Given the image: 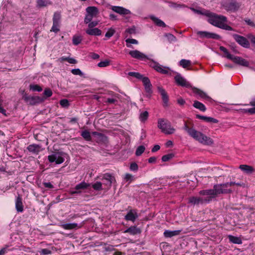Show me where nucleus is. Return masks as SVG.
I'll return each instance as SVG.
<instances>
[{
    "mask_svg": "<svg viewBox=\"0 0 255 255\" xmlns=\"http://www.w3.org/2000/svg\"><path fill=\"white\" fill-rule=\"evenodd\" d=\"M206 15L208 17V21L210 24L226 30H233L231 26L226 24L227 22L226 16L213 12H208Z\"/></svg>",
    "mask_w": 255,
    "mask_h": 255,
    "instance_id": "obj_1",
    "label": "nucleus"
},
{
    "mask_svg": "<svg viewBox=\"0 0 255 255\" xmlns=\"http://www.w3.org/2000/svg\"><path fill=\"white\" fill-rule=\"evenodd\" d=\"M190 136L204 145H212L214 143V141L211 138L206 136L201 132L196 130L195 129L190 134Z\"/></svg>",
    "mask_w": 255,
    "mask_h": 255,
    "instance_id": "obj_2",
    "label": "nucleus"
},
{
    "mask_svg": "<svg viewBox=\"0 0 255 255\" xmlns=\"http://www.w3.org/2000/svg\"><path fill=\"white\" fill-rule=\"evenodd\" d=\"M158 128L161 131L167 134L173 133L175 129L171 126V123L167 120L164 119H159L157 123Z\"/></svg>",
    "mask_w": 255,
    "mask_h": 255,
    "instance_id": "obj_3",
    "label": "nucleus"
},
{
    "mask_svg": "<svg viewBox=\"0 0 255 255\" xmlns=\"http://www.w3.org/2000/svg\"><path fill=\"white\" fill-rule=\"evenodd\" d=\"M87 14L84 19V22L88 23L91 22L94 17H96L99 14V10L95 6H89L86 9Z\"/></svg>",
    "mask_w": 255,
    "mask_h": 255,
    "instance_id": "obj_4",
    "label": "nucleus"
},
{
    "mask_svg": "<svg viewBox=\"0 0 255 255\" xmlns=\"http://www.w3.org/2000/svg\"><path fill=\"white\" fill-rule=\"evenodd\" d=\"M241 4L234 0H228L223 3L224 8L228 11H237L240 7Z\"/></svg>",
    "mask_w": 255,
    "mask_h": 255,
    "instance_id": "obj_5",
    "label": "nucleus"
},
{
    "mask_svg": "<svg viewBox=\"0 0 255 255\" xmlns=\"http://www.w3.org/2000/svg\"><path fill=\"white\" fill-rule=\"evenodd\" d=\"M214 188L216 196L220 194H231L233 192L232 189L228 187L226 183L215 184L214 185Z\"/></svg>",
    "mask_w": 255,
    "mask_h": 255,
    "instance_id": "obj_6",
    "label": "nucleus"
},
{
    "mask_svg": "<svg viewBox=\"0 0 255 255\" xmlns=\"http://www.w3.org/2000/svg\"><path fill=\"white\" fill-rule=\"evenodd\" d=\"M211 201V197H191L188 199V203L195 205L203 204L204 203H209Z\"/></svg>",
    "mask_w": 255,
    "mask_h": 255,
    "instance_id": "obj_7",
    "label": "nucleus"
},
{
    "mask_svg": "<svg viewBox=\"0 0 255 255\" xmlns=\"http://www.w3.org/2000/svg\"><path fill=\"white\" fill-rule=\"evenodd\" d=\"M229 59L232 60L235 63L245 66L248 67L249 66V62L246 59L239 56H234L233 55H229Z\"/></svg>",
    "mask_w": 255,
    "mask_h": 255,
    "instance_id": "obj_8",
    "label": "nucleus"
},
{
    "mask_svg": "<svg viewBox=\"0 0 255 255\" xmlns=\"http://www.w3.org/2000/svg\"><path fill=\"white\" fill-rule=\"evenodd\" d=\"M229 59L232 60L235 63L245 66L248 67L249 66V62L246 59L239 56H234L233 55H229Z\"/></svg>",
    "mask_w": 255,
    "mask_h": 255,
    "instance_id": "obj_9",
    "label": "nucleus"
},
{
    "mask_svg": "<svg viewBox=\"0 0 255 255\" xmlns=\"http://www.w3.org/2000/svg\"><path fill=\"white\" fill-rule=\"evenodd\" d=\"M233 36L236 42L245 48L249 47L250 43L246 38L237 34H233Z\"/></svg>",
    "mask_w": 255,
    "mask_h": 255,
    "instance_id": "obj_10",
    "label": "nucleus"
},
{
    "mask_svg": "<svg viewBox=\"0 0 255 255\" xmlns=\"http://www.w3.org/2000/svg\"><path fill=\"white\" fill-rule=\"evenodd\" d=\"M102 180H106V182L104 183V184L107 185L108 188L111 187L112 184L116 182L115 177L110 173H105L104 174Z\"/></svg>",
    "mask_w": 255,
    "mask_h": 255,
    "instance_id": "obj_11",
    "label": "nucleus"
},
{
    "mask_svg": "<svg viewBox=\"0 0 255 255\" xmlns=\"http://www.w3.org/2000/svg\"><path fill=\"white\" fill-rule=\"evenodd\" d=\"M50 162H55L56 164H61L64 161V158L58 153H55L48 156Z\"/></svg>",
    "mask_w": 255,
    "mask_h": 255,
    "instance_id": "obj_12",
    "label": "nucleus"
},
{
    "mask_svg": "<svg viewBox=\"0 0 255 255\" xmlns=\"http://www.w3.org/2000/svg\"><path fill=\"white\" fill-rule=\"evenodd\" d=\"M137 218V211L134 209L130 210L125 217L126 220L130 221L132 222H134Z\"/></svg>",
    "mask_w": 255,
    "mask_h": 255,
    "instance_id": "obj_13",
    "label": "nucleus"
},
{
    "mask_svg": "<svg viewBox=\"0 0 255 255\" xmlns=\"http://www.w3.org/2000/svg\"><path fill=\"white\" fill-rule=\"evenodd\" d=\"M114 11L123 15L130 14V11L122 6H113L111 8Z\"/></svg>",
    "mask_w": 255,
    "mask_h": 255,
    "instance_id": "obj_14",
    "label": "nucleus"
},
{
    "mask_svg": "<svg viewBox=\"0 0 255 255\" xmlns=\"http://www.w3.org/2000/svg\"><path fill=\"white\" fill-rule=\"evenodd\" d=\"M175 80L178 85L189 87H191L190 84L187 82L180 74H177L174 78Z\"/></svg>",
    "mask_w": 255,
    "mask_h": 255,
    "instance_id": "obj_15",
    "label": "nucleus"
},
{
    "mask_svg": "<svg viewBox=\"0 0 255 255\" xmlns=\"http://www.w3.org/2000/svg\"><path fill=\"white\" fill-rule=\"evenodd\" d=\"M129 54L132 57L138 59L143 60L147 58L146 55L137 50L129 51Z\"/></svg>",
    "mask_w": 255,
    "mask_h": 255,
    "instance_id": "obj_16",
    "label": "nucleus"
},
{
    "mask_svg": "<svg viewBox=\"0 0 255 255\" xmlns=\"http://www.w3.org/2000/svg\"><path fill=\"white\" fill-rule=\"evenodd\" d=\"M24 100L29 102L31 105H34L36 103H39L43 101V98L40 97L39 96H34V97H24Z\"/></svg>",
    "mask_w": 255,
    "mask_h": 255,
    "instance_id": "obj_17",
    "label": "nucleus"
},
{
    "mask_svg": "<svg viewBox=\"0 0 255 255\" xmlns=\"http://www.w3.org/2000/svg\"><path fill=\"white\" fill-rule=\"evenodd\" d=\"M158 91L162 97V99L163 102V106H167L168 102V96L167 93L165 92L164 89L160 87H158Z\"/></svg>",
    "mask_w": 255,
    "mask_h": 255,
    "instance_id": "obj_18",
    "label": "nucleus"
},
{
    "mask_svg": "<svg viewBox=\"0 0 255 255\" xmlns=\"http://www.w3.org/2000/svg\"><path fill=\"white\" fill-rule=\"evenodd\" d=\"M192 90L195 94L198 96L202 99L209 100L210 98L204 92L202 91L201 90L198 89L195 87H191Z\"/></svg>",
    "mask_w": 255,
    "mask_h": 255,
    "instance_id": "obj_19",
    "label": "nucleus"
},
{
    "mask_svg": "<svg viewBox=\"0 0 255 255\" xmlns=\"http://www.w3.org/2000/svg\"><path fill=\"white\" fill-rule=\"evenodd\" d=\"M27 149L31 153L37 154L41 151V146L36 144H32L27 147Z\"/></svg>",
    "mask_w": 255,
    "mask_h": 255,
    "instance_id": "obj_20",
    "label": "nucleus"
},
{
    "mask_svg": "<svg viewBox=\"0 0 255 255\" xmlns=\"http://www.w3.org/2000/svg\"><path fill=\"white\" fill-rule=\"evenodd\" d=\"M86 32L90 35L99 36L102 34V31L98 28H90L86 29Z\"/></svg>",
    "mask_w": 255,
    "mask_h": 255,
    "instance_id": "obj_21",
    "label": "nucleus"
},
{
    "mask_svg": "<svg viewBox=\"0 0 255 255\" xmlns=\"http://www.w3.org/2000/svg\"><path fill=\"white\" fill-rule=\"evenodd\" d=\"M153 67L157 72H160L162 74H167L168 73V68L165 67H162L158 63L155 62L154 63Z\"/></svg>",
    "mask_w": 255,
    "mask_h": 255,
    "instance_id": "obj_22",
    "label": "nucleus"
},
{
    "mask_svg": "<svg viewBox=\"0 0 255 255\" xmlns=\"http://www.w3.org/2000/svg\"><path fill=\"white\" fill-rule=\"evenodd\" d=\"M199 194L202 195H210V197H211V199L217 196L214 186L212 189L201 190L199 192Z\"/></svg>",
    "mask_w": 255,
    "mask_h": 255,
    "instance_id": "obj_23",
    "label": "nucleus"
},
{
    "mask_svg": "<svg viewBox=\"0 0 255 255\" xmlns=\"http://www.w3.org/2000/svg\"><path fill=\"white\" fill-rule=\"evenodd\" d=\"M196 118L198 119L203 120L208 123H217L218 122V121L217 120L213 118L201 116L200 115H197Z\"/></svg>",
    "mask_w": 255,
    "mask_h": 255,
    "instance_id": "obj_24",
    "label": "nucleus"
},
{
    "mask_svg": "<svg viewBox=\"0 0 255 255\" xmlns=\"http://www.w3.org/2000/svg\"><path fill=\"white\" fill-rule=\"evenodd\" d=\"M181 230L169 231L165 230L164 232V236L166 238H171L180 234Z\"/></svg>",
    "mask_w": 255,
    "mask_h": 255,
    "instance_id": "obj_25",
    "label": "nucleus"
},
{
    "mask_svg": "<svg viewBox=\"0 0 255 255\" xmlns=\"http://www.w3.org/2000/svg\"><path fill=\"white\" fill-rule=\"evenodd\" d=\"M60 226L65 230H72L79 228L81 227L78 226L77 223H67L61 224Z\"/></svg>",
    "mask_w": 255,
    "mask_h": 255,
    "instance_id": "obj_26",
    "label": "nucleus"
},
{
    "mask_svg": "<svg viewBox=\"0 0 255 255\" xmlns=\"http://www.w3.org/2000/svg\"><path fill=\"white\" fill-rule=\"evenodd\" d=\"M51 4L52 2L49 0H36V6L38 8L46 7Z\"/></svg>",
    "mask_w": 255,
    "mask_h": 255,
    "instance_id": "obj_27",
    "label": "nucleus"
},
{
    "mask_svg": "<svg viewBox=\"0 0 255 255\" xmlns=\"http://www.w3.org/2000/svg\"><path fill=\"white\" fill-rule=\"evenodd\" d=\"M150 18L154 22V23L157 25L158 26L165 27H166L165 23L159 19L157 17L154 16V15H150Z\"/></svg>",
    "mask_w": 255,
    "mask_h": 255,
    "instance_id": "obj_28",
    "label": "nucleus"
},
{
    "mask_svg": "<svg viewBox=\"0 0 255 255\" xmlns=\"http://www.w3.org/2000/svg\"><path fill=\"white\" fill-rule=\"evenodd\" d=\"M239 168L242 171L248 174L252 173L254 170L253 167L247 165H241Z\"/></svg>",
    "mask_w": 255,
    "mask_h": 255,
    "instance_id": "obj_29",
    "label": "nucleus"
},
{
    "mask_svg": "<svg viewBox=\"0 0 255 255\" xmlns=\"http://www.w3.org/2000/svg\"><path fill=\"white\" fill-rule=\"evenodd\" d=\"M61 14L60 12L56 11L54 13L53 17V23L60 25Z\"/></svg>",
    "mask_w": 255,
    "mask_h": 255,
    "instance_id": "obj_30",
    "label": "nucleus"
},
{
    "mask_svg": "<svg viewBox=\"0 0 255 255\" xmlns=\"http://www.w3.org/2000/svg\"><path fill=\"white\" fill-rule=\"evenodd\" d=\"M15 207L16 210L18 212H21L23 211V208L22 203V200L21 198L19 196L16 198L15 202Z\"/></svg>",
    "mask_w": 255,
    "mask_h": 255,
    "instance_id": "obj_31",
    "label": "nucleus"
},
{
    "mask_svg": "<svg viewBox=\"0 0 255 255\" xmlns=\"http://www.w3.org/2000/svg\"><path fill=\"white\" fill-rule=\"evenodd\" d=\"M193 106L194 108L198 109L202 112H205L206 110V108L205 105L197 101H195L194 102V104H193Z\"/></svg>",
    "mask_w": 255,
    "mask_h": 255,
    "instance_id": "obj_32",
    "label": "nucleus"
},
{
    "mask_svg": "<svg viewBox=\"0 0 255 255\" xmlns=\"http://www.w3.org/2000/svg\"><path fill=\"white\" fill-rule=\"evenodd\" d=\"M124 233H129L131 235H135L139 233V230L136 227L131 226L126 230Z\"/></svg>",
    "mask_w": 255,
    "mask_h": 255,
    "instance_id": "obj_33",
    "label": "nucleus"
},
{
    "mask_svg": "<svg viewBox=\"0 0 255 255\" xmlns=\"http://www.w3.org/2000/svg\"><path fill=\"white\" fill-rule=\"evenodd\" d=\"M228 238L229 241L234 244H241L242 243V241L239 237L229 235L228 236Z\"/></svg>",
    "mask_w": 255,
    "mask_h": 255,
    "instance_id": "obj_34",
    "label": "nucleus"
},
{
    "mask_svg": "<svg viewBox=\"0 0 255 255\" xmlns=\"http://www.w3.org/2000/svg\"><path fill=\"white\" fill-rule=\"evenodd\" d=\"M90 184L87 183L85 182H82L76 185L75 189L76 190L79 191L80 189H85L88 188L90 186Z\"/></svg>",
    "mask_w": 255,
    "mask_h": 255,
    "instance_id": "obj_35",
    "label": "nucleus"
},
{
    "mask_svg": "<svg viewBox=\"0 0 255 255\" xmlns=\"http://www.w3.org/2000/svg\"><path fill=\"white\" fill-rule=\"evenodd\" d=\"M250 105L253 107L245 110V113H250V114H255V99L253 100L250 102Z\"/></svg>",
    "mask_w": 255,
    "mask_h": 255,
    "instance_id": "obj_36",
    "label": "nucleus"
},
{
    "mask_svg": "<svg viewBox=\"0 0 255 255\" xmlns=\"http://www.w3.org/2000/svg\"><path fill=\"white\" fill-rule=\"evenodd\" d=\"M81 135L87 141H91L92 139L90 132L87 130L83 131Z\"/></svg>",
    "mask_w": 255,
    "mask_h": 255,
    "instance_id": "obj_37",
    "label": "nucleus"
},
{
    "mask_svg": "<svg viewBox=\"0 0 255 255\" xmlns=\"http://www.w3.org/2000/svg\"><path fill=\"white\" fill-rule=\"evenodd\" d=\"M164 36L167 38L168 41L169 43H171L173 42L176 41L177 38L175 36H174L172 34L167 33H165Z\"/></svg>",
    "mask_w": 255,
    "mask_h": 255,
    "instance_id": "obj_38",
    "label": "nucleus"
},
{
    "mask_svg": "<svg viewBox=\"0 0 255 255\" xmlns=\"http://www.w3.org/2000/svg\"><path fill=\"white\" fill-rule=\"evenodd\" d=\"M191 62L190 60L186 59H182L179 62L180 66H182L184 68H186L187 67L190 66Z\"/></svg>",
    "mask_w": 255,
    "mask_h": 255,
    "instance_id": "obj_39",
    "label": "nucleus"
},
{
    "mask_svg": "<svg viewBox=\"0 0 255 255\" xmlns=\"http://www.w3.org/2000/svg\"><path fill=\"white\" fill-rule=\"evenodd\" d=\"M82 38L80 35H74L73 37L72 42L73 44L77 45L82 41Z\"/></svg>",
    "mask_w": 255,
    "mask_h": 255,
    "instance_id": "obj_40",
    "label": "nucleus"
},
{
    "mask_svg": "<svg viewBox=\"0 0 255 255\" xmlns=\"http://www.w3.org/2000/svg\"><path fill=\"white\" fill-rule=\"evenodd\" d=\"M145 149V147L143 145L139 146L135 151V155L137 156L141 155Z\"/></svg>",
    "mask_w": 255,
    "mask_h": 255,
    "instance_id": "obj_41",
    "label": "nucleus"
},
{
    "mask_svg": "<svg viewBox=\"0 0 255 255\" xmlns=\"http://www.w3.org/2000/svg\"><path fill=\"white\" fill-rule=\"evenodd\" d=\"M126 42L127 43V46L128 47H131V44H138V41L136 39H130L128 38L126 40Z\"/></svg>",
    "mask_w": 255,
    "mask_h": 255,
    "instance_id": "obj_42",
    "label": "nucleus"
},
{
    "mask_svg": "<svg viewBox=\"0 0 255 255\" xmlns=\"http://www.w3.org/2000/svg\"><path fill=\"white\" fill-rule=\"evenodd\" d=\"M174 156V154L173 153H169L166 155H163L161 160L163 162H166L172 159Z\"/></svg>",
    "mask_w": 255,
    "mask_h": 255,
    "instance_id": "obj_43",
    "label": "nucleus"
},
{
    "mask_svg": "<svg viewBox=\"0 0 255 255\" xmlns=\"http://www.w3.org/2000/svg\"><path fill=\"white\" fill-rule=\"evenodd\" d=\"M184 130H185L188 134L190 135V134L195 129L193 128H189L187 123L185 122L184 125L183 127Z\"/></svg>",
    "mask_w": 255,
    "mask_h": 255,
    "instance_id": "obj_44",
    "label": "nucleus"
},
{
    "mask_svg": "<svg viewBox=\"0 0 255 255\" xmlns=\"http://www.w3.org/2000/svg\"><path fill=\"white\" fill-rule=\"evenodd\" d=\"M197 34L202 38L206 37L209 38L210 32L207 31H199L197 32Z\"/></svg>",
    "mask_w": 255,
    "mask_h": 255,
    "instance_id": "obj_45",
    "label": "nucleus"
},
{
    "mask_svg": "<svg viewBox=\"0 0 255 255\" xmlns=\"http://www.w3.org/2000/svg\"><path fill=\"white\" fill-rule=\"evenodd\" d=\"M116 30L113 28L111 27L109 28L108 30V31L106 32L105 34V36L108 38H110L112 36L114 35V34L115 33Z\"/></svg>",
    "mask_w": 255,
    "mask_h": 255,
    "instance_id": "obj_46",
    "label": "nucleus"
},
{
    "mask_svg": "<svg viewBox=\"0 0 255 255\" xmlns=\"http://www.w3.org/2000/svg\"><path fill=\"white\" fill-rule=\"evenodd\" d=\"M148 117V113L147 111H144L141 113L139 116V119L141 122H144L147 119Z\"/></svg>",
    "mask_w": 255,
    "mask_h": 255,
    "instance_id": "obj_47",
    "label": "nucleus"
},
{
    "mask_svg": "<svg viewBox=\"0 0 255 255\" xmlns=\"http://www.w3.org/2000/svg\"><path fill=\"white\" fill-rule=\"evenodd\" d=\"M94 190L100 191L102 190V183L101 182H97L92 185Z\"/></svg>",
    "mask_w": 255,
    "mask_h": 255,
    "instance_id": "obj_48",
    "label": "nucleus"
},
{
    "mask_svg": "<svg viewBox=\"0 0 255 255\" xmlns=\"http://www.w3.org/2000/svg\"><path fill=\"white\" fill-rule=\"evenodd\" d=\"M59 27H60L59 24L53 23V25L51 27L50 31L54 32L56 33L60 31Z\"/></svg>",
    "mask_w": 255,
    "mask_h": 255,
    "instance_id": "obj_49",
    "label": "nucleus"
},
{
    "mask_svg": "<svg viewBox=\"0 0 255 255\" xmlns=\"http://www.w3.org/2000/svg\"><path fill=\"white\" fill-rule=\"evenodd\" d=\"M128 75L134 77L138 79H141L142 78V75L138 72H130L128 73Z\"/></svg>",
    "mask_w": 255,
    "mask_h": 255,
    "instance_id": "obj_50",
    "label": "nucleus"
},
{
    "mask_svg": "<svg viewBox=\"0 0 255 255\" xmlns=\"http://www.w3.org/2000/svg\"><path fill=\"white\" fill-rule=\"evenodd\" d=\"M141 80H142V82H143L144 87L147 86L148 85H151L150 80L148 77L142 76V78L141 79Z\"/></svg>",
    "mask_w": 255,
    "mask_h": 255,
    "instance_id": "obj_51",
    "label": "nucleus"
},
{
    "mask_svg": "<svg viewBox=\"0 0 255 255\" xmlns=\"http://www.w3.org/2000/svg\"><path fill=\"white\" fill-rule=\"evenodd\" d=\"M110 65V61L106 60L104 61H101L98 64L99 67H105Z\"/></svg>",
    "mask_w": 255,
    "mask_h": 255,
    "instance_id": "obj_52",
    "label": "nucleus"
},
{
    "mask_svg": "<svg viewBox=\"0 0 255 255\" xmlns=\"http://www.w3.org/2000/svg\"><path fill=\"white\" fill-rule=\"evenodd\" d=\"M30 89L34 91L40 92L42 90V88L38 85H32L30 86Z\"/></svg>",
    "mask_w": 255,
    "mask_h": 255,
    "instance_id": "obj_53",
    "label": "nucleus"
},
{
    "mask_svg": "<svg viewBox=\"0 0 255 255\" xmlns=\"http://www.w3.org/2000/svg\"><path fill=\"white\" fill-rule=\"evenodd\" d=\"M60 104L63 107H68L69 105V101L67 99H62L60 100Z\"/></svg>",
    "mask_w": 255,
    "mask_h": 255,
    "instance_id": "obj_54",
    "label": "nucleus"
},
{
    "mask_svg": "<svg viewBox=\"0 0 255 255\" xmlns=\"http://www.w3.org/2000/svg\"><path fill=\"white\" fill-rule=\"evenodd\" d=\"M125 179L127 181H129V182H131L133 179V176L129 173H126L125 175Z\"/></svg>",
    "mask_w": 255,
    "mask_h": 255,
    "instance_id": "obj_55",
    "label": "nucleus"
},
{
    "mask_svg": "<svg viewBox=\"0 0 255 255\" xmlns=\"http://www.w3.org/2000/svg\"><path fill=\"white\" fill-rule=\"evenodd\" d=\"M129 168L131 171H136L138 170V167L136 163L132 162L130 164Z\"/></svg>",
    "mask_w": 255,
    "mask_h": 255,
    "instance_id": "obj_56",
    "label": "nucleus"
},
{
    "mask_svg": "<svg viewBox=\"0 0 255 255\" xmlns=\"http://www.w3.org/2000/svg\"><path fill=\"white\" fill-rule=\"evenodd\" d=\"M135 27L132 26V27L128 28L126 30V32L130 34L135 33Z\"/></svg>",
    "mask_w": 255,
    "mask_h": 255,
    "instance_id": "obj_57",
    "label": "nucleus"
},
{
    "mask_svg": "<svg viewBox=\"0 0 255 255\" xmlns=\"http://www.w3.org/2000/svg\"><path fill=\"white\" fill-rule=\"evenodd\" d=\"M71 72L73 74L75 75L82 76L83 75V73L79 69H73L71 70Z\"/></svg>",
    "mask_w": 255,
    "mask_h": 255,
    "instance_id": "obj_58",
    "label": "nucleus"
},
{
    "mask_svg": "<svg viewBox=\"0 0 255 255\" xmlns=\"http://www.w3.org/2000/svg\"><path fill=\"white\" fill-rule=\"evenodd\" d=\"M43 94L46 97H50L52 96V92L50 89H46Z\"/></svg>",
    "mask_w": 255,
    "mask_h": 255,
    "instance_id": "obj_59",
    "label": "nucleus"
},
{
    "mask_svg": "<svg viewBox=\"0 0 255 255\" xmlns=\"http://www.w3.org/2000/svg\"><path fill=\"white\" fill-rule=\"evenodd\" d=\"M220 49L223 51L225 54H226V57L229 59V55H231L230 53H229V52L228 51L227 49L224 47V46H220Z\"/></svg>",
    "mask_w": 255,
    "mask_h": 255,
    "instance_id": "obj_60",
    "label": "nucleus"
},
{
    "mask_svg": "<svg viewBox=\"0 0 255 255\" xmlns=\"http://www.w3.org/2000/svg\"><path fill=\"white\" fill-rule=\"evenodd\" d=\"M209 38L214 39H220L221 38V36L216 33L210 32Z\"/></svg>",
    "mask_w": 255,
    "mask_h": 255,
    "instance_id": "obj_61",
    "label": "nucleus"
},
{
    "mask_svg": "<svg viewBox=\"0 0 255 255\" xmlns=\"http://www.w3.org/2000/svg\"><path fill=\"white\" fill-rule=\"evenodd\" d=\"M88 23H89V24H88L89 28H93L95 26H97L98 24V22L97 21H92V22H90Z\"/></svg>",
    "mask_w": 255,
    "mask_h": 255,
    "instance_id": "obj_62",
    "label": "nucleus"
},
{
    "mask_svg": "<svg viewBox=\"0 0 255 255\" xmlns=\"http://www.w3.org/2000/svg\"><path fill=\"white\" fill-rule=\"evenodd\" d=\"M41 253L44 255H48V254H51V251H50L48 249H42L41 251Z\"/></svg>",
    "mask_w": 255,
    "mask_h": 255,
    "instance_id": "obj_63",
    "label": "nucleus"
},
{
    "mask_svg": "<svg viewBox=\"0 0 255 255\" xmlns=\"http://www.w3.org/2000/svg\"><path fill=\"white\" fill-rule=\"evenodd\" d=\"M248 38L250 39L252 43L255 45V36L250 34L248 36Z\"/></svg>",
    "mask_w": 255,
    "mask_h": 255,
    "instance_id": "obj_64",
    "label": "nucleus"
}]
</instances>
